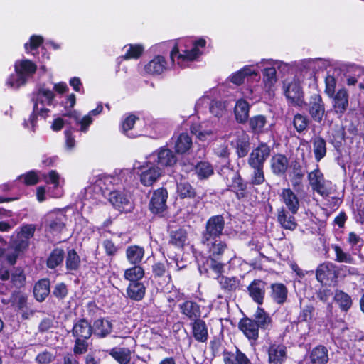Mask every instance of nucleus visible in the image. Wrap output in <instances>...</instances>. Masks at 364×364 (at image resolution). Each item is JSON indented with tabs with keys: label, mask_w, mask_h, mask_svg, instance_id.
<instances>
[{
	"label": "nucleus",
	"mask_w": 364,
	"mask_h": 364,
	"mask_svg": "<svg viewBox=\"0 0 364 364\" xmlns=\"http://www.w3.org/2000/svg\"><path fill=\"white\" fill-rule=\"evenodd\" d=\"M206 41L203 38L179 40L171 52L172 63L177 64L182 68L188 67L191 62L197 60L203 53Z\"/></svg>",
	"instance_id": "obj_1"
},
{
	"label": "nucleus",
	"mask_w": 364,
	"mask_h": 364,
	"mask_svg": "<svg viewBox=\"0 0 364 364\" xmlns=\"http://www.w3.org/2000/svg\"><path fill=\"white\" fill-rule=\"evenodd\" d=\"M202 243L207 250L208 257L201 256L197 258L200 274H207L211 269L215 274H220L224 265L219 259L227 249V244L220 238L202 239Z\"/></svg>",
	"instance_id": "obj_2"
},
{
	"label": "nucleus",
	"mask_w": 364,
	"mask_h": 364,
	"mask_svg": "<svg viewBox=\"0 0 364 364\" xmlns=\"http://www.w3.org/2000/svg\"><path fill=\"white\" fill-rule=\"evenodd\" d=\"M15 73L6 80V85L13 89H18L24 85L36 73L37 66L29 60H18L14 65Z\"/></svg>",
	"instance_id": "obj_3"
},
{
	"label": "nucleus",
	"mask_w": 364,
	"mask_h": 364,
	"mask_svg": "<svg viewBox=\"0 0 364 364\" xmlns=\"http://www.w3.org/2000/svg\"><path fill=\"white\" fill-rule=\"evenodd\" d=\"M54 93L53 91L44 86L41 87L33 98L34 106L33 114L30 116L28 121L25 122V127H28V124H31V129L34 128L35 122L36 121V116L40 115L46 117L48 109L46 108V105H50L54 99Z\"/></svg>",
	"instance_id": "obj_4"
},
{
	"label": "nucleus",
	"mask_w": 364,
	"mask_h": 364,
	"mask_svg": "<svg viewBox=\"0 0 364 364\" xmlns=\"http://www.w3.org/2000/svg\"><path fill=\"white\" fill-rule=\"evenodd\" d=\"M259 68H263V82L267 92H270L277 82L276 70H286L289 66L282 61L272 59H264L255 65Z\"/></svg>",
	"instance_id": "obj_5"
},
{
	"label": "nucleus",
	"mask_w": 364,
	"mask_h": 364,
	"mask_svg": "<svg viewBox=\"0 0 364 364\" xmlns=\"http://www.w3.org/2000/svg\"><path fill=\"white\" fill-rule=\"evenodd\" d=\"M134 168L139 175L141 183L145 186H152L164 173L161 168L157 167L147 157L146 161L143 164L135 162Z\"/></svg>",
	"instance_id": "obj_6"
},
{
	"label": "nucleus",
	"mask_w": 364,
	"mask_h": 364,
	"mask_svg": "<svg viewBox=\"0 0 364 364\" xmlns=\"http://www.w3.org/2000/svg\"><path fill=\"white\" fill-rule=\"evenodd\" d=\"M284 93L288 101L294 106L302 107L305 105L301 80L296 76L291 80H286L283 85Z\"/></svg>",
	"instance_id": "obj_7"
},
{
	"label": "nucleus",
	"mask_w": 364,
	"mask_h": 364,
	"mask_svg": "<svg viewBox=\"0 0 364 364\" xmlns=\"http://www.w3.org/2000/svg\"><path fill=\"white\" fill-rule=\"evenodd\" d=\"M220 174L224 177L227 186L235 192L237 198L246 196L247 185L243 183L237 171L228 166H224L221 168Z\"/></svg>",
	"instance_id": "obj_8"
},
{
	"label": "nucleus",
	"mask_w": 364,
	"mask_h": 364,
	"mask_svg": "<svg viewBox=\"0 0 364 364\" xmlns=\"http://www.w3.org/2000/svg\"><path fill=\"white\" fill-rule=\"evenodd\" d=\"M147 158L157 167L161 168L162 171L165 168L173 166L177 162V158L173 151L166 147H161L155 151Z\"/></svg>",
	"instance_id": "obj_9"
},
{
	"label": "nucleus",
	"mask_w": 364,
	"mask_h": 364,
	"mask_svg": "<svg viewBox=\"0 0 364 364\" xmlns=\"http://www.w3.org/2000/svg\"><path fill=\"white\" fill-rule=\"evenodd\" d=\"M109 200L116 209L122 212L130 211L134 207L129 193L124 189L112 191Z\"/></svg>",
	"instance_id": "obj_10"
},
{
	"label": "nucleus",
	"mask_w": 364,
	"mask_h": 364,
	"mask_svg": "<svg viewBox=\"0 0 364 364\" xmlns=\"http://www.w3.org/2000/svg\"><path fill=\"white\" fill-rule=\"evenodd\" d=\"M308 179L313 190L321 196H327L331 193L330 183L324 179L318 166L308 174Z\"/></svg>",
	"instance_id": "obj_11"
},
{
	"label": "nucleus",
	"mask_w": 364,
	"mask_h": 364,
	"mask_svg": "<svg viewBox=\"0 0 364 364\" xmlns=\"http://www.w3.org/2000/svg\"><path fill=\"white\" fill-rule=\"evenodd\" d=\"M225 226L224 218L221 215L212 216L206 223L205 231L202 239L220 238Z\"/></svg>",
	"instance_id": "obj_12"
},
{
	"label": "nucleus",
	"mask_w": 364,
	"mask_h": 364,
	"mask_svg": "<svg viewBox=\"0 0 364 364\" xmlns=\"http://www.w3.org/2000/svg\"><path fill=\"white\" fill-rule=\"evenodd\" d=\"M66 215L62 211L48 214L46 232L52 235L61 232L65 227Z\"/></svg>",
	"instance_id": "obj_13"
},
{
	"label": "nucleus",
	"mask_w": 364,
	"mask_h": 364,
	"mask_svg": "<svg viewBox=\"0 0 364 364\" xmlns=\"http://www.w3.org/2000/svg\"><path fill=\"white\" fill-rule=\"evenodd\" d=\"M269 146L266 144H261L250 153L248 159V164L251 167H264V161L269 157Z\"/></svg>",
	"instance_id": "obj_14"
},
{
	"label": "nucleus",
	"mask_w": 364,
	"mask_h": 364,
	"mask_svg": "<svg viewBox=\"0 0 364 364\" xmlns=\"http://www.w3.org/2000/svg\"><path fill=\"white\" fill-rule=\"evenodd\" d=\"M338 267L330 262L321 264L316 271V279L321 283L333 281L338 277Z\"/></svg>",
	"instance_id": "obj_15"
},
{
	"label": "nucleus",
	"mask_w": 364,
	"mask_h": 364,
	"mask_svg": "<svg viewBox=\"0 0 364 364\" xmlns=\"http://www.w3.org/2000/svg\"><path fill=\"white\" fill-rule=\"evenodd\" d=\"M168 193L166 189L159 188L156 190L151 196L149 208L154 214H161L166 209V199Z\"/></svg>",
	"instance_id": "obj_16"
},
{
	"label": "nucleus",
	"mask_w": 364,
	"mask_h": 364,
	"mask_svg": "<svg viewBox=\"0 0 364 364\" xmlns=\"http://www.w3.org/2000/svg\"><path fill=\"white\" fill-rule=\"evenodd\" d=\"M309 112L312 119L321 122L325 115V105L320 95L314 94L311 96Z\"/></svg>",
	"instance_id": "obj_17"
},
{
	"label": "nucleus",
	"mask_w": 364,
	"mask_h": 364,
	"mask_svg": "<svg viewBox=\"0 0 364 364\" xmlns=\"http://www.w3.org/2000/svg\"><path fill=\"white\" fill-rule=\"evenodd\" d=\"M44 180L47 184L53 186L52 190L48 191V193L53 198H60L63 196V191L62 186L64 184V179L55 171H50L47 176H45Z\"/></svg>",
	"instance_id": "obj_18"
},
{
	"label": "nucleus",
	"mask_w": 364,
	"mask_h": 364,
	"mask_svg": "<svg viewBox=\"0 0 364 364\" xmlns=\"http://www.w3.org/2000/svg\"><path fill=\"white\" fill-rule=\"evenodd\" d=\"M267 352L269 364H283L287 356V348L282 343H272Z\"/></svg>",
	"instance_id": "obj_19"
},
{
	"label": "nucleus",
	"mask_w": 364,
	"mask_h": 364,
	"mask_svg": "<svg viewBox=\"0 0 364 364\" xmlns=\"http://www.w3.org/2000/svg\"><path fill=\"white\" fill-rule=\"evenodd\" d=\"M191 131L199 140L204 141L213 137L215 129L212 123L203 122L193 124L191 127Z\"/></svg>",
	"instance_id": "obj_20"
},
{
	"label": "nucleus",
	"mask_w": 364,
	"mask_h": 364,
	"mask_svg": "<svg viewBox=\"0 0 364 364\" xmlns=\"http://www.w3.org/2000/svg\"><path fill=\"white\" fill-rule=\"evenodd\" d=\"M102 111V105H98L97 107L91 110L87 115L83 117H80V114L77 112L74 111L69 114V117L73 119L77 124L80 125V131L83 132H86L87 131L88 127L92 122V116H96L101 113Z\"/></svg>",
	"instance_id": "obj_21"
},
{
	"label": "nucleus",
	"mask_w": 364,
	"mask_h": 364,
	"mask_svg": "<svg viewBox=\"0 0 364 364\" xmlns=\"http://www.w3.org/2000/svg\"><path fill=\"white\" fill-rule=\"evenodd\" d=\"M250 296L257 304H263L266 291V283L260 279H255L247 287Z\"/></svg>",
	"instance_id": "obj_22"
},
{
	"label": "nucleus",
	"mask_w": 364,
	"mask_h": 364,
	"mask_svg": "<svg viewBox=\"0 0 364 364\" xmlns=\"http://www.w3.org/2000/svg\"><path fill=\"white\" fill-rule=\"evenodd\" d=\"M168 68V64L162 55H156L144 66V71L152 75L162 74Z\"/></svg>",
	"instance_id": "obj_23"
},
{
	"label": "nucleus",
	"mask_w": 364,
	"mask_h": 364,
	"mask_svg": "<svg viewBox=\"0 0 364 364\" xmlns=\"http://www.w3.org/2000/svg\"><path fill=\"white\" fill-rule=\"evenodd\" d=\"M239 328L249 340L255 341L258 338L259 327L255 320L249 318L241 319Z\"/></svg>",
	"instance_id": "obj_24"
},
{
	"label": "nucleus",
	"mask_w": 364,
	"mask_h": 364,
	"mask_svg": "<svg viewBox=\"0 0 364 364\" xmlns=\"http://www.w3.org/2000/svg\"><path fill=\"white\" fill-rule=\"evenodd\" d=\"M282 201L285 204L289 210L295 214L299 208V201L297 196L290 189L284 188L280 193Z\"/></svg>",
	"instance_id": "obj_25"
},
{
	"label": "nucleus",
	"mask_w": 364,
	"mask_h": 364,
	"mask_svg": "<svg viewBox=\"0 0 364 364\" xmlns=\"http://www.w3.org/2000/svg\"><path fill=\"white\" fill-rule=\"evenodd\" d=\"M250 105L244 99H239L237 100L234 113L236 121L240 124L245 123L249 117Z\"/></svg>",
	"instance_id": "obj_26"
},
{
	"label": "nucleus",
	"mask_w": 364,
	"mask_h": 364,
	"mask_svg": "<svg viewBox=\"0 0 364 364\" xmlns=\"http://www.w3.org/2000/svg\"><path fill=\"white\" fill-rule=\"evenodd\" d=\"M348 107V94L346 89L339 90L333 98V107L336 113L343 114Z\"/></svg>",
	"instance_id": "obj_27"
},
{
	"label": "nucleus",
	"mask_w": 364,
	"mask_h": 364,
	"mask_svg": "<svg viewBox=\"0 0 364 364\" xmlns=\"http://www.w3.org/2000/svg\"><path fill=\"white\" fill-rule=\"evenodd\" d=\"M255 65H246L239 71L233 73L230 79V81L235 85H241L244 82L245 77L256 76L258 77V73L256 70Z\"/></svg>",
	"instance_id": "obj_28"
},
{
	"label": "nucleus",
	"mask_w": 364,
	"mask_h": 364,
	"mask_svg": "<svg viewBox=\"0 0 364 364\" xmlns=\"http://www.w3.org/2000/svg\"><path fill=\"white\" fill-rule=\"evenodd\" d=\"M73 335L75 338L88 339L92 335V327L86 320H79L73 328Z\"/></svg>",
	"instance_id": "obj_29"
},
{
	"label": "nucleus",
	"mask_w": 364,
	"mask_h": 364,
	"mask_svg": "<svg viewBox=\"0 0 364 364\" xmlns=\"http://www.w3.org/2000/svg\"><path fill=\"white\" fill-rule=\"evenodd\" d=\"M309 357L312 364H326L329 360L328 349L323 346L313 348Z\"/></svg>",
	"instance_id": "obj_30"
},
{
	"label": "nucleus",
	"mask_w": 364,
	"mask_h": 364,
	"mask_svg": "<svg viewBox=\"0 0 364 364\" xmlns=\"http://www.w3.org/2000/svg\"><path fill=\"white\" fill-rule=\"evenodd\" d=\"M271 168L276 175L284 174L288 167V159L282 154H276L271 159Z\"/></svg>",
	"instance_id": "obj_31"
},
{
	"label": "nucleus",
	"mask_w": 364,
	"mask_h": 364,
	"mask_svg": "<svg viewBox=\"0 0 364 364\" xmlns=\"http://www.w3.org/2000/svg\"><path fill=\"white\" fill-rule=\"evenodd\" d=\"M181 313L188 318L196 321L200 317V306L195 302L186 301L180 305Z\"/></svg>",
	"instance_id": "obj_32"
},
{
	"label": "nucleus",
	"mask_w": 364,
	"mask_h": 364,
	"mask_svg": "<svg viewBox=\"0 0 364 364\" xmlns=\"http://www.w3.org/2000/svg\"><path fill=\"white\" fill-rule=\"evenodd\" d=\"M192 331L194 338L198 342H205L208 339V328L205 321L196 319L192 323Z\"/></svg>",
	"instance_id": "obj_33"
},
{
	"label": "nucleus",
	"mask_w": 364,
	"mask_h": 364,
	"mask_svg": "<svg viewBox=\"0 0 364 364\" xmlns=\"http://www.w3.org/2000/svg\"><path fill=\"white\" fill-rule=\"evenodd\" d=\"M271 296L274 302L278 304H283L287 301L288 290L283 284H273L271 286Z\"/></svg>",
	"instance_id": "obj_34"
},
{
	"label": "nucleus",
	"mask_w": 364,
	"mask_h": 364,
	"mask_svg": "<svg viewBox=\"0 0 364 364\" xmlns=\"http://www.w3.org/2000/svg\"><path fill=\"white\" fill-rule=\"evenodd\" d=\"M146 288L141 282H132L127 287V294L132 300L141 301L145 295Z\"/></svg>",
	"instance_id": "obj_35"
},
{
	"label": "nucleus",
	"mask_w": 364,
	"mask_h": 364,
	"mask_svg": "<svg viewBox=\"0 0 364 364\" xmlns=\"http://www.w3.org/2000/svg\"><path fill=\"white\" fill-rule=\"evenodd\" d=\"M112 329V323L105 318H98L93 323L94 333L100 337H105Z\"/></svg>",
	"instance_id": "obj_36"
},
{
	"label": "nucleus",
	"mask_w": 364,
	"mask_h": 364,
	"mask_svg": "<svg viewBox=\"0 0 364 364\" xmlns=\"http://www.w3.org/2000/svg\"><path fill=\"white\" fill-rule=\"evenodd\" d=\"M126 256L131 264H138L144 256V250L142 247L138 245L129 246L126 250Z\"/></svg>",
	"instance_id": "obj_37"
},
{
	"label": "nucleus",
	"mask_w": 364,
	"mask_h": 364,
	"mask_svg": "<svg viewBox=\"0 0 364 364\" xmlns=\"http://www.w3.org/2000/svg\"><path fill=\"white\" fill-rule=\"evenodd\" d=\"M33 293L38 301H43L50 293V282L43 279L37 282L34 287Z\"/></svg>",
	"instance_id": "obj_38"
},
{
	"label": "nucleus",
	"mask_w": 364,
	"mask_h": 364,
	"mask_svg": "<svg viewBox=\"0 0 364 364\" xmlns=\"http://www.w3.org/2000/svg\"><path fill=\"white\" fill-rule=\"evenodd\" d=\"M192 144L191 136L186 133H182L175 141V150L178 154H186L190 150Z\"/></svg>",
	"instance_id": "obj_39"
},
{
	"label": "nucleus",
	"mask_w": 364,
	"mask_h": 364,
	"mask_svg": "<svg viewBox=\"0 0 364 364\" xmlns=\"http://www.w3.org/2000/svg\"><path fill=\"white\" fill-rule=\"evenodd\" d=\"M109 355L119 364H128L131 360V351L127 348H114L110 350Z\"/></svg>",
	"instance_id": "obj_40"
},
{
	"label": "nucleus",
	"mask_w": 364,
	"mask_h": 364,
	"mask_svg": "<svg viewBox=\"0 0 364 364\" xmlns=\"http://www.w3.org/2000/svg\"><path fill=\"white\" fill-rule=\"evenodd\" d=\"M278 221L284 228L287 230H293L296 227L295 218L283 208L278 212Z\"/></svg>",
	"instance_id": "obj_41"
},
{
	"label": "nucleus",
	"mask_w": 364,
	"mask_h": 364,
	"mask_svg": "<svg viewBox=\"0 0 364 364\" xmlns=\"http://www.w3.org/2000/svg\"><path fill=\"white\" fill-rule=\"evenodd\" d=\"M334 301L338 304L342 311H347L352 306V299L350 295L342 290H336Z\"/></svg>",
	"instance_id": "obj_42"
},
{
	"label": "nucleus",
	"mask_w": 364,
	"mask_h": 364,
	"mask_svg": "<svg viewBox=\"0 0 364 364\" xmlns=\"http://www.w3.org/2000/svg\"><path fill=\"white\" fill-rule=\"evenodd\" d=\"M255 321L259 328L267 329L271 326L272 319L269 314L260 307H257L255 314Z\"/></svg>",
	"instance_id": "obj_43"
},
{
	"label": "nucleus",
	"mask_w": 364,
	"mask_h": 364,
	"mask_svg": "<svg viewBox=\"0 0 364 364\" xmlns=\"http://www.w3.org/2000/svg\"><path fill=\"white\" fill-rule=\"evenodd\" d=\"M314 153L315 159L319 161L326 154V143L321 137L317 136L312 139Z\"/></svg>",
	"instance_id": "obj_44"
},
{
	"label": "nucleus",
	"mask_w": 364,
	"mask_h": 364,
	"mask_svg": "<svg viewBox=\"0 0 364 364\" xmlns=\"http://www.w3.org/2000/svg\"><path fill=\"white\" fill-rule=\"evenodd\" d=\"M196 173L200 179H205L214 173L213 166L208 161H200L195 166Z\"/></svg>",
	"instance_id": "obj_45"
},
{
	"label": "nucleus",
	"mask_w": 364,
	"mask_h": 364,
	"mask_svg": "<svg viewBox=\"0 0 364 364\" xmlns=\"http://www.w3.org/2000/svg\"><path fill=\"white\" fill-rule=\"evenodd\" d=\"M267 123V118L262 114L255 115L249 119L250 127L255 133L263 132Z\"/></svg>",
	"instance_id": "obj_46"
},
{
	"label": "nucleus",
	"mask_w": 364,
	"mask_h": 364,
	"mask_svg": "<svg viewBox=\"0 0 364 364\" xmlns=\"http://www.w3.org/2000/svg\"><path fill=\"white\" fill-rule=\"evenodd\" d=\"M124 278L132 282H138L144 276V270L142 267L135 264L134 267L129 268L124 272Z\"/></svg>",
	"instance_id": "obj_47"
},
{
	"label": "nucleus",
	"mask_w": 364,
	"mask_h": 364,
	"mask_svg": "<svg viewBox=\"0 0 364 364\" xmlns=\"http://www.w3.org/2000/svg\"><path fill=\"white\" fill-rule=\"evenodd\" d=\"M64 259V252L61 249H55L47 260V265L50 269H54L60 264Z\"/></svg>",
	"instance_id": "obj_48"
},
{
	"label": "nucleus",
	"mask_w": 364,
	"mask_h": 364,
	"mask_svg": "<svg viewBox=\"0 0 364 364\" xmlns=\"http://www.w3.org/2000/svg\"><path fill=\"white\" fill-rule=\"evenodd\" d=\"M119 181V178L113 176H99L95 181V185L100 188V190L108 189L109 185L117 184Z\"/></svg>",
	"instance_id": "obj_49"
},
{
	"label": "nucleus",
	"mask_w": 364,
	"mask_h": 364,
	"mask_svg": "<svg viewBox=\"0 0 364 364\" xmlns=\"http://www.w3.org/2000/svg\"><path fill=\"white\" fill-rule=\"evenodd\" d=\"M218 280L220 287L228 291L235 290L239 285V281L235 277L218 276Z\"/></svg>",
	"instance_id": "obj_50"
},
{
	"label": "nucleus",
	"mask_w": 364,
	"mask_h": 364,
	"mask_svg": "<svg viewBox=\"0 0 364 364\" xmlns=\"http://www.w3.org/2000/svg\"><path fill=\"white\" fill-rule=\"evenodd\" d=\"M309 119L306 116L301 114H296L293 119V125L299 133H302L307 129Z\"/></svg>",
	"instance_id": "obj_51"
},
{
	"label": "nucleus",
	"mask_w": 364,
	"mask_h": 364,
	"mask_svg": "<svg viewBox=\"0 0 364 364\" xmlns=\"http://www.w3.org/2000/svg\"><path fill=\"white\" fill-rule=\"evenodd\" d=\"M186 237V232L183 229H178L171 232L170 242L178 247H181L185 244Z\"/></svg>",
	"instance_id": "obj_52"
},
{
	"label": "nucleus",
	"mask_w": 364,
	"mask_h": 364,
	"mask_svg": "<svg viewBox=\"0 0 364 364\" xmlns=\"http://www.w3.org/2000/svg\"><path fill=\"white\" fill-rule=\"evenodd\" d=\"M177 192L181 198H192L195 196L194 189L191 184L186 181L178 183Z\"/></svg>",
	"instance_id": "obj_53"
},
{
	"label": "nucleus",
	"mask_w": 364,
	"mask_h": 364,
	"mask_svg": "<svg viewBox=\"0 0 364 364\" xmlns=\"http://www.w3.org/2000/svg\"><path fill=\"white\" fill-rule=\"evenodd\" d=\"M332 248L336 253V261L348 264L353 262V257L349 253L343 252L339 246L333 245Z\"/></svg>",
	"instance_id": "obj_54"
},
{
	"label": "nucleus",
	"mask_w": 364,
	"mask_h": 364,
	"mask_svg": "<svg viewBox=\"0 0 364 364\" xmlns=\"http://www.w3.org/2000/svg\"><path fill=\"white\" fill-rule=\"evenodd\" d=\"M56 358L55 353L48 350H45L39 353L36 358L35 361L38 364H50L55 360Z\"/></svg>",
	"instance_id": "obj_55"
},
{
	"label": "nucleus",
	"mask_w": 364,
	"mask_h": 364,
	"mask_svg": "<svg viewBox=\"0 0 364 364\" xmlns=\"http://www.w3.org/2000/svg\"><path fill=\"white\" fill-rule=\"evenodd\" d=\"M43 38L41 36L33 35L31 37L29 43L25 44V50L27 53L35 55L34 51L43 43Z\"/></svg>",
	"instance_id": "obj_56"
},
{
	"label": "nucleus",
	"mask_w": 364,
	"mask_h": 364,
	"mask_svg": "<svg viewBox=\"0 0 364 364\" xmlns=\"http://www.w3.org/2000/svg\"><path fill=\"white\" fill-rule=\"evenodd\" d=\"M80 257L74 250H70L68 252L66 258V267L68 269L75 270L80 264Z\"/></svg>",
	"instance_id": "obj_57"
},
{
	"label": "nucleus",
	"mask_w": 364,
	"mask_h": 364,
	"mask_svg": "<svg viewBox=\"0 0 364 364\" xmlns=\"http://www.w3.org/2000/svg\"><path fill=\"white\" fill-rule=\"evenodd\" d=\"M126 48L124 58H138L142 53L144 48L141 45H130Z\"/></svg>",
	"instance_id": "obj_58"
},
{
	"label": "nucleus",
	"mask_w": 364,
	"mask_h": 364,
	"mask_svg": "<svg viewBox=\"0 0 364 364\" xmlns=\"http://www.w3.org/2000/svg\"><path fill=\"white\" fill-rule=\"evenodd\" d=\"M137 118L134 115H129L127 117L122 123V132L129 137H134L135 135L129 134L128 132L133 127Z\"/></svg>",
	"instance_id": "obj_59"
},
{
	"label": "nucleus",
	"mask_w": 364,
	"mask_h": 364,
	"mask_svg": "<svg viewBox=\"0 0 364 364\" xmlns=\"http://www.w3.org/2000/svg\"><path fill=\"white\" fill-rule=\"evenodd\" d=\"M28 240L17 235V238L16 240H12L11 247L14 251L20 253L21 252L27 249V247H28Z\"/></svg>",
	"instance_id": "obj_60"
},
{
	"label": "nucleus",
	"mask_w": 364,
	"mask_h": 364,
	"mask_svg": "<svg viewBox=\"0 0 364 364\" xmlns=\"http://www.w3.org/2000/svg\"><path fill=\"white\" fill-rule=\"evenodd\" d=\"M254 172L252 175L251 183L253 185H260L264 181L263 167H252Z\"/></svg>",
	"instance_id": "obj_61"
},
{
	"label": "nucleus",
	"mask_w": 364,
	"mask_h": 364,
	"mask_svg": "<svg viewBox=\"0 0 364 364\" xmlns=\"http://www.w3.org/2000/svg\"><path fill=\"white\" fill-rule=\"evenodd\" d=\"M325 84L326 93L330 97L333 96L334 95L336 85V80L335 77L331 75H328L325 78Z\"/></svg>",
	"instance_id": "obj_62"
},
{
	"label": "nucleus",
	"mask_w": 364,
	"mask_h": 364,
	"mask_svg": "<svg viewBox=\"0 0 364 364\" xmlns=\"http://www.w3.org/2000/svg\"><path fill=\"white\" fill-rule=\"evenodd\" d=\"M25 280V276L23 272L21 269H16L11 275V281L14 284L16 287H21L23 285Z\"/></svg>",
	"instance_id": "obj_63"
},
{
	"label": "nucleus",
	"mask_w": 364,
	"mask_h": 364,
	"mask_svg": "<svg viewBox=\"0 0 364 364\" xmlns=\"http://www.w3.org/2000/svg\"><path fill=\"white\" fill-rule=\"evenodd\" d=\"M27 298L26 296L21 293L13 294L12 302L13 304L16 306L19 309H23L26 305Z\"/></svg>",
	"instance_id": "obj_64"
}]
</instances>
